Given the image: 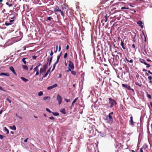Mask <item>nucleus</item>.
Instances as JSON below:
<instances>
[{
  "label": "nucleus",
  "instance_id": "obj_1",
  "mask_svg": "<svg viewBox=\"0 0 152 152\" xmlns=\"http://www.w3.org/2000/svg\"><path fill=\"white\" fill-rule=\"evenodd\" d=\"M64 9H66V8L65 4H63L61 5L60 9H59L58 6H56L54 10V12H60L61 15L63 16V18H64L65 16L64 12H63V10Z\"/></svg>",
  "mask_w": 152,
  "mask_h": 152
},
{
  "label": "nucleus",
  "instance_id": "obj_2",
  "mask_svg": "<svg viewBox=\"0 0 152 152\" xmlns=\"http://www.w3.org/2000/svg\"><path fill=\"white\" fill-rule=\"evenodd\" d=\"M107 14H100L99 17L101 16V21L102 23H103L102 26H103L104 25V22H106L107 20Z\"/></svg>",
  "mask_w": 152,
  "mask_h": 152
},
{
  "label": "nucleus",
  "instance_id": "obj_3",
  "mask_svg": "<svg viewBox=\"0 0 152 152\" xmlns=\"http://www.w3.org/2000/svg\"><path fill=\"white\" fill-rule=\"evenodd\" d=\"M108 99L109 101V104L112 107L114 105V104L116 105L117 104V102L114 99L111 98H109Z\"/></svg>",
  "mask_w": 152,
  "mask_h": 152
},
{
  "label": "nucleus",
  "instance_id": "obj_4",
  "mask_svg": "<svg viewBox=\"0 0 152 152\" xmlns=\"http://www.w3.org/2000/svg\"><path fill=\"white\" fill-rule=\"evenodd\" d=\"M68 70L67 71L68 72L69 71H71V70H73L74 69V66L73 63L71 61H69Z\"/></svg>",
  "mask_w": 152,
  "mask_h": 152
},
{
  "label": "nucleus",
  "instance_id": "obj_5",
  "mask_svg": "<svg viewBox=\"0 0 152 152\" xmlns=\"http://www.w3.org/2000/svg\"><path fill=\"white\" fill-rule=\"evenodd\" d=\"M56 99L58 102L59 104H60L62 102V98L59 94H57Z\"/></svg>",
  "mask_w": 152,
  "mask_h": 152
},
{
  "label": "nucleus",
  "instance_id": "obj_6",
  "mask_svg": "<svg viewBox=\"0 0 152 152\" xmlns=\"http://www.w3.org/2000/svg\"><path fill=\"white\" fill-rule=\"evenodd\" d=\"M14 21V20H10L9 21H7L5 22V25L6 26L10 25L13 24V22Z\"/></svg>",
  "mask_w": 152,
  "mask_h": 152
},
{
  "label": "nucleus",
  "instance_id": "obj_7",
  "mask_svg": "<svg viewBox=\"0 0 152 152\" xmlns=\"http://www.w3.org/2000/svg\"><path fill=\"white\" fill-rule=\"evenodd\" d=\"M122 86L123 87H124L126 89H127L129 90H132L133 91H134V90L133 89H131V87L129 85L126 84H122Z\"/></svg>",
  "mask_w": 152,
  "mask_h": 152
},
{
  "label": "nucleus",
  "instance_id": "obj_8",
  "mask_svg": "<svg viewBox=\"0 0 152 152\" xmlns=\"http://www.w3.org/2000/svg\"><path fill=\"white\" fill-rule=\"evenodd\" d=\"M6 4L8 5L9 7H11L14 5V2L12 1V0H11V1H10L9 0L6 3Z\"/></svg>",
  "mask_w": 152,
  "mask_h": 152
},
{
  "label": "nucleus",
  "instance_id": "obj_9",
  "mask_svg": "<svg viewBox=\"0 0 152 152\" xmlns=\"http://www.w3.org/2000/svg\"><path fill=\"white\" fill-rule=\"evenodd\" d=\"M58 86V85L57 84H56V83L53 86H50L48 87L47 89L48 90H51V89H53V88H56V87H57Z\"/></svg>",
  "mask_w": 152,
  "mask_h": 152
},
{
  "label": "nucleus",
  "instance_id": "obj_10",
  "mask_svg": "<svg viewBox=\"0 0 152 152\" xmlns=\"http://www.w3.org/2000/svg\"><path fill=\"white\" fill-rule=\"evenodd\" d=\"M53 59V57L51 56L50 58V57L48 56L47 58V61L48 62V64L49 66H50L52 61Z\"/></svg>",
  "mask_w": 152,
  "mask_h": 152
},
{
  "label": "nucleus",
  "instance_id": "obj_11",
  "mask_svg": "<svg viewBox=\"0 0 152 152\" xmlns=\"http://www.w3.org/2000/svg\"><path fill=\"white\" fill-rule=\"evenodd\" d=\"M121 45L124 49H125L126 48V45L124 44L122 40H121Z\"/></svg>",
  "mask_w": 152,
  "mask_h": 152
},
{
  "label": "nucleus",
  "instance_id": "obj_12",
  "mask_svg": "<svg viewBox=\"0 0 152 152\" xmlns=\"http://www.w3.org/2000/svg\"><path fill=\"white\" fill-rule=\"evenodd\" d=\"M104 107H105L107 109H109L112 108L111 106H110V104H105L104 105Z\"/></svg>",
  "mask_w": 152,
  "mask_h": 152
},
{
  "label": "nucleus",
  "instance_id": "obj_13",
  "mask_svg": "<svg viewBox=\"0 0 152 152\" xmlns=\"http://www.w3.org/2000/svg\"><path fill=\"white\" fill-rule=\"evenodd\" d=\"M10 69L11 71L15 75H16V72H15V70L13 68V67L12 66H10Z\"/></svg>",
  "mask_w": 152,
  "mask_h": 152
},
{
  "label": "nucleus",
  "instance_id": "obj_14",
  "mask_svg": "<svg viewBox=\"0 0 152 152\" xmlns=\"http://www.w3.org/2000/svg\"><path fill=\"white\" fill-rule=\"evenodd\" d=\"M130 120L129 121L130 124L131 125H134V122L133 121V117L132 116H131L130 118Z\"/></svg>",
  "mask_w": 152,
  "mask_h": 152
},
{
  "label": "nucleus",
  "instance_id": "obj_15",
  "mask_svg": "<svg viewBox=\"0 0 152 152\" xmlns=\"http://www.w3.org/2000/svg\"><path fill=\"white\" fill-rule=\"evenodd\" d=\"M46 70L43 68H41L39 70V74L40 75L42 73L45 72Z\"/></svg>",
  "mask_w": 152,
  "mask_h": 152
},
{
  "label": "nucleus",
  "instance_id": "obj_16",
  "mask_svg": "<svg viewBox=\"0 0 152 152\" xmlns=\"http://www.w3.org/2000/svg\"><path fill=\"white\" fill-rule=\"evenodd\" d=\"M125 59L126 61L128 62L132 63L133 62V60L130 58H129V59H127V58H125Z\"/></svg>",
  "mask_w": 152,
  "mask_h": 152
},
{
  "label": "nucleus",
  "instance_id": "obj_17",
  "mask_svg": "<svg viewBox=\"0 0 152 152\" xmlns=\"http://www.w3.org/2000/svg\"><path fill=\"white\" fill-rule=\"evenodd\" d=\"M0 75H5V76H10V74H9V73H5L2 72V73H1V74H0Z\"/></svg>",
  "mask_w": 152,
  "mask_h": 152
},
{
  "label": "nucleus",
  "instance_id": "obj_18",
  "mask_svg": "<svg viewBox=\"0 0 152 152\" xmlns=\"http://www.w3.org/2000/svg\"><path fill=\"white\" fill-rule=\"evenodd\" d=\"M137 23L139 26H140L142 28V23L141 21H139L137 22Z\"/></svg>",
  "mask_w": 152,
  "mask_h": 152
},
{
  "label": "nucleus",
  "instance_id": "obj_19",
  "mask_svg": "<svg viewBox=\"0 0 152 152\" xmlns=\"http://www.w3.org/2000/svg\"><path fill=\"white\" fill-rule=\"evenodd\" d=\"M60 111L61 113H62L63 114H65L66 113V110L64 108L62 109Z\"/></svg>",
  "mask_w": 152,
  "mask_h": 152
},
{
  "label": "nucleus",
  "instance_id": "obj_20",
  "mask_svg": "<svg viewBox=\"0 0 152 152\" xmlns=\"http://www.w3.org/2000/svg\"><path fill=\"white\" fill-rule=\"evenodd\" d=\"M21 79L25 82H26L28 80V79L23 77H21Z\"/></svg>",
  "mask_w": 152,
  "mask_h": 152
},
{
  "label": "nucleus",
  "instance_id": "obj_21",
  "mask_svg": "<svg viewBox=\"0 0 152 152\" xmlns=\"http://www.w3.org/2000/svg\"><path fill=\"white\" fill-rule=\"evenodd\" d=\"M144 61V60H143V64L147 65V67H149L150 66V65L149 64H147Z\"/></svg>",
  "mask_w": 152,
  "mask_h": 152
},
{
  "label": "nucleus",
  "instance_id": "obj_22",
  "mask_svg": "<svg viewBox=\"0 0 152 152\" xmlns=\"http://www.w3.org/2000/svg\"><path fill=\"white\" fill-rule=\"evenodd\" d=\"M71 71V74L75 76L76 75V72L75 71L72 70H71V71Z\"/></svg>",
  "mask_w": 152,
  "mask_h": 152
},
{
  "label": "nucleus",
  "instance_id": "obj_23",
  "mask_svg": "<svg viewBox=\"0 0 152 152\" xmlns=\"http://www.w3.org/2000/svg\"><path fill=\"white\" fill-rule=\"evenodd\" d=\"M48 64V62H47V63L46 64L44 65L43 66V68L44 69H45L46 70V68L47 67Z\"/></svg>",
  "mask_w": 152,
  "mask_h": 152
},
{
  "label": "nucleus",
  "instance_id": "obj_24",
  "mask_svg": "<svg viewBox=\"0 0 152 152\" xmlns=\"http://www.w3.org/2000/svg\"><path fill=\"white\" fill-rule=\"evenodd\" d=\"M108 117L110 120V121H112L113 120V119L112 116H111V115H110V114H109Z\"/></svg>",
  "mask_w": 152,
  "mask_h": 152
},
{
  "label": "nucleus",
  "instance_id": "obj_25",
  "mask_svg": "<svg viewBox=\"0 0 152 152\" xmlns=\"http://www.w3.org/2000/svg\"><path fill=\"white\" fill-rule=\"evenodd\" d=\"M10 128L12 129L15 130L16 129V128L15 125H14L13 126H10Z\"/></svg>",
  "mask_w": 152,
  "mask_h": 152
},
{
  "label": "nucleus",
  "instance_id": "obj_26",
  "mask_svg": "<svg viewBox=\"0 0 152 152\" xmlns=\"http://www.w3.org/2000/svg\"><path fill=\"white\" fill-rule=\"evenodd\" d=\"M60 57V56H57L56 61L55 62L56 64H57L58 63Z\"/></svg>",
  "mask_w": 152,
  "mask_h": 152
},
{
  "label": "nucleus",
  "instance_id": "obj_27",
  "mask_svg": "<svg viewBox=\"0 0 152 152\" xmlns=\"http://www.w3.org/2000/svg\"><path fill=\"white\" fill-rule=\"evenodd\" d=\"M27 59V58H24L22 59V61L25 64H26V62L25 61V59Z\"/></svg>",
  "mask_w": 152,
  "mask_h": 152
},
{
  "label": "nucleus",
  "instance_id": "obj_28",
  "mask_svg": "<svg viewBox=\"0 0 152 152\" xmlns=\"http://www.w3.org/2000/svg\"><path fill=\"white\" fill-rule=\"evenodd\" d=\"M53 115L54 116H58L59 115V113L57 112H53L52 113Z\"/></svg>",
  "mask_w": 152,
  "mask_h": 152
},
{
  "label": "nucleus",
  "instance_id": "obj_29",
  "mask_svg": "<svg viewBox=\"0 0 152 152\" xmlns=\"http://www.w3.org/2000/svg\"><path fill=\"white\" fill-rule=\"evenodd\" d=\"M22 67L25 70H27L28 69V68L27 66L26 65H22Z\"/></svg>",
  "mask_w": 152,
  "mask_h": 152
},
{
  "label": "nucleus",
  "instance_id": "obj_30",
  "mask_svg": "<svg viewBox=\"0 0 152 152\" xmlns=\"http://www.w3.org/2000/svg\"><path fill=\"white\" fill-rule=\"evenodd\" d=\"M135 84H136V85L138 86H139V87H140L142 85L141 82L140 83V84L139 83L137 82H136Z\"/></svg>",
  "mask_w": 152,
  "mask_h": 152
},
{
  "label": "nucleus",
  "instance_id": "obj_31",
  "mask_svg": "<svg viewBox=\"0 0 152 152\" xmlns=\"http://www.w3.org/2000/svg\"><path fill=\"white\" fill-rule=\"evenodd\" d=\"M43 94V92L42 91H40L38 94V95L39 96H42Z\"/></svg>",
  "mask_w": 152,
  "mask_h": 152
},
{
  "label": "nucleus",
  "instance_id": "obj_32",
  "mask_svg": "<svg viewBox=\"0 0 152 152\" xmlns=\"http://www.w3.org/2000/svg\"><path fill=\"white\" fill-rule=\"evenodd\" d=\"M34 72H35L36 71V72L37 71H39L38 68L36 66V67L34 68Z\"/></svg>",
  "mask_w": 152,
  "mask_h": 152
},
{
  "label": "nucleus",
  "instance_id": "obj_33",
  "mask_svg": "<svg viewBox=\"0 0 152 152\" xmlns=\"http://www.w3.org/2000/svg\"><path fill=\"white\" fill-rule=\"evenodd\" d=\"M46 110L49 113H52V112L48 108H46Z\"/></svg>",
  "mask_w": 152,
  "mask_h": 152
},
{
  "label": "nucleus",
  "instance_id": "obj_34",
  "mask_svg": "<svg viewBox=\"0 0 152 152\" xmlns=\"http://www.w3.org/2000/svg\"><path fill=\"white\" fill-rule=\"evenodd\" d=\"M50 99V97L49 96H45L43 98V99L45 100H47L48 99Z\"/></svg>",
  "mask_w": 152,
  "mask_h": 152
},
{
  "label": "nucleus",
  "instance_id": "obj_35",
  "mask_svg": "<svg viewBox=\"0 0 152 152\" xmlns=\"http://www.w3.org/2000/svg\"><path fill=\"white\" fill-rule=\"evenodd\" d=\"M4 129L7 132V134H8L9 133V130L6 127H4Z\"/></svg>",
  "mask_w": 152,
  "mask_h": 152
},
{
  "label": "nucleus",
  "instance_id": "obj_36",
  "mask_svg": "<svg viewBox=\"0 0 152 152\" xmlns=\"http://www.w3.org/2000/svg\"><path fill=\"white\" fill-rule=\"evenodd\" d=\"M147 96L149 99H151L152 98L150 94H147Z\"/></svg>",
  "mask_w": 152,
  "mask_h": 152
},
{
  "label": "nucleus",
  "instance_id": "obj_37",
  "mask_svg": "<svg viewBox=\"0 0 152 152\" xmlns=\"http://www.w3.org/2000/svg\"><path fill=\"white\" fill-rule=\"evenodd\" d=\"M56 64H56V63H55V64H54L53 65V68L52 70V71H53L54 69L55 66H56Z\"/></svg>",
  "mask_w": 152,
  "mask_h": 152
},
{
  "label": "nucleus",
  "instance_id": "obj_38",
  "mask_svg": "<svg viewBox=\"0 0 152 152\" xmlns=\"http://www.w3.org/2000/svg\"><path fill=\"white\" fill-rule=\"evenodd\" d=\"M52 19L53 18L50 17H48L47 18V20H49L50 21H51Z\"/></svg>",
  "mask_w": 152,
  "mask_h": 152
},
{
  "label": "nucleus",
  "instance_id": "obj_39",
  "mask_svg": "<svg viewBox=\"0 0 152 152\" xmlns=\"http://www.w3.org/2000/svg\"><path fill=\"white\" fill-rule=\"evenodd\" d=\"M129 9V7H122L121 8V9L122 10H123V9Z\"/></svg>",
  "mask_w": 152,
  "mask_h": 152
},
{
  "label": "nucleus",
  "instance_id": "obj_40",
  "mask_svg": "<svg viewBox=\"0 0 152 152\" xmlns=\"http://www.w3.org/2000/svg\"><path fill=\"white\" fill-rule=\"evenodd\" d=\"M5 137V136L2 135L0 134V138L1 139H2L3 138H4Z\"/></svg>",
  "mask_w": 152,
  "mask_h": 152
},
{
  "label": "nucleus",
  "instance_id": "obj_41",
  "mask_svg": "<svg viewBox=\"0 0 152 152\" xmlns=\"http://www.w3.org/2000/svg\"><path fill=\"white\" fill-rule=\"evenodd\" d=\"M78 99V98H76L72 102H73V103H74V104L75 103V102H76V101Z\"/></svg>",
  "mask_w": 152,
  "mask_h": 152
},
{
  "label": "nucleus",
  "instance_id": "obj_42",
  "mask_svg": "<svg viewBox=\"0 0 152 152\" xmlns=\"http://www.w3.org/2000/svg\"><path fill=\"white\" fill-rule=\"evenodd\" d=\"M67 56V53H65L64 55V58H66Z\"/></svg>",
  "mask_w": 152,
  "mask_h": 152
},
{
  "label": "nucleus",
  "instance_id": "obj_43",
  "mask_svg": "<svg viewBox=\"0 0 152 152\" xmlns=\"http://www.w3.org/2000/svg\"><path fill=\"white\" fill-rule=\"evenodd\" d=\"M6 100H7V101H8L10 103H11V101L10 99H9V98H8V97H7V98Z\"/></svg>",
  "mask_w": 152,
  "mask_h": 152
},
{
  "label": "nucleus",
  "instance_id": "obj_44",
  "mask_svg": "<svg viewBox=\"0 0 152 152\" xmlns=\"http://www.w3.org/2000/svg\"><path fill=\"white\" fill-rule=\"evenodd\" d=\"M65 101L67 102H70V100L69 99H65Z\"/></svg>",
  "mask_w": 152,
  "mask_h": 152
},
{
  "label": "nucleus",
  "instance_id": "obj_45",
  "mask_svg": "<svg viewBox=\"0 0 152 152\" xmlns=\"http://www.w3.org/2000/svg\"><path fill=\"white\" fill-rule=\"evenodd\" d=\"M48 74L46 73L42 76V78H45L48 75Z\"/></svg>",
  "mask_w": 152,
  "mask_h": 152
},
{
  "label": "nucleus",
  "instance_id": "obj_46",
  "mask_svg": "<svg viewBox=\"0 0 152 152\" xmlns=\"http://www.w3.org/2000/svg\"><path fill=\"white\" fill-rule=\"evenodd\" d=\"M58 45H56V50L54 52L55 53H56L58 50Z\"/></svg>",
  "mask_w": 152,
  "mask_h": 152
},
{
  "label": "nucleus",
  "instance_id": "obj_47",
  "mask_svg": "<svg viewBox=\"0 0 152 152\" xmlns=\"http://www.w3.org/2000/svg\"><path fill=\"white\" fill-rule=\"evenodd\" d=\"M49 118L50 119L52 120H53L54 119V118L53 116H51V117H50Z\"/></svg>",
  "mask_w": 152,
  "mask_h": 152
},
{
  "label": "nucleus",
  "instance_id": "obj_48",
  "mask_svg": "<svg viewBox=\"0 0 152 152\" xmlns=\"http://www.w3.org/2000/svg\"><path fill=\"white\" fill-rule=\"evenodd\" d=\"M42 65L40 63H39L36 66L38 68L39 67V66H41Z\"/></svg>",
  "mask_w": 152,
  "mask_h": 152
},
{
  "label": "nucleus",
  "instance_id": "obj_49",
  "mask_svg": "<svg viewBox=\"0 0 152 152\" xmlns=\"http://www.w3.org/2000/svg\"><path fill=\"white\" fill-rule=\"evenodd\" d=\"M51 67H50L49 69L46 72V73H47L48 74L50 72V69H51Z\"/></svg>",
  "mask_w": 152,
  "mask_h": 152
},
{
  "label": "nucleus",
  "instance_id": "obj_50",
  "mask_svg": "<svg viewBox=\"0 0 152 152\" xmlns=\"http://www.w3.org/2000/svg\"><path fill=\"white\" fill-rule=\"evenodd\" d=\"M39 71H36V73L35 75V76L38 75H39Z\"/></svg>",
  "mask_w": 152,
  "mask_h": 152
},
{
  "label": "nucleus",
  "instance_id": "obj_51",
  "mask_svg": "<svg viewBox=\"0 0 152 152\" xmlns=\"http://www.w3.org/2000/svg\"><path fill=\"white\" fill-rule=\"evenodd\" d=\"M65 0H62L61 1H59V2L60 3H62L63 2H65Z\"/></svg>",
  "mask_w": 152,
  "mask_h": 152
},
{
  "label": "nucleus",
  "instance_id": "obj_52",
  "mask_svg": "<svg viewBox=\"0 0 152 152\" xmlns=\"http://www.w3.org/2000/svg\"><path fill=\"white\" fill-rule=\"evenodd\" d=\"M132 47L133 48H134V49L135 48V45L134 44H133L132 45Z\"/></svg>",
  "mask_w": 152,
  "mask_h": 152
},
{
  "label": "nucleus",
  "instance_id": "obj_53",
  "mask_svg": "<svg viewBox=\"0 0 152 152\" xmlns=\"http://www.w3.org/2000/svg\"><path fill=\"white\" fill-rule=\"evenodd\" d=\"M147 145L145 144L143 145V148H147Z\"/></svg>",
  "mask_w": 152,
  "mask_h": 152
},
{
  "label": "nucleus",
  "instance_id": "obj_54",
  "mask_svg": "<svg viewBox=\"0 0 152 152\" xmlns=\"http://www.w3.org/2000/svg\"><path fill=\"white\" fill-rule=\"evenodd\" d=\"M53 54V52L52 51H51V53L50 54V56H52Z\"/></svg>",
  "mask_w": 152,
  "mask_h": 152
},
{
  "label": "nucleus",
  "instance_id": "obj_55",
  "mask_svg": "<svg viewBox=\"0 0 152 152\" xmlns=\"http://www.w3.org/2000/svg\"><path fill=\"white\" fill-rule=\"evenodd\" d=\"M0 90L3 91H4V88L1 86H0Z\"/></svg>",
  "mask_w": 152,
  "mask_h": 152
},
{
  "label": "nucleus",
  "instance_id": "obj_56",
  "mask_svg": "<svg viewBox=\"0 0 152 152\" xmlns=\"http://www.w3.org/2000/svg\"><path fill=\"white\" fill-rule=\"evenodd\" d=\"M143 35L144 36V37H145V41L146 42V37L143 33Z\"/></svg>",
  "mask_w": 152,
  "mask_h": 152
},
{
  "label": "nucleus",
  "instance_id": "obj_57",
  "mask_svg": "<svg viewBox=\"0 0 152 152\" xmlns=\"http://www.w3.org/2000/svg\"><path fill=\"white\" fill-rule=\"evenodd\" d=\"M148 78L149 80H151L152 79V77L151 76L148 77Z\"/></svg>",
  "mask_w": 152,
  "mask_h": 152
},
{
  "label": "nucleus",
  "instance_id": "obj_58",
  "mask_svg": "<svg viewBox=\"0 0 152 152\" xmlns=\"http://www.w3.org/2000/svg\"><path fill=\"white\" fill-rule=\"evenodd\" d=\"M28 138H27L26 139H25L24 140V142H27V140L28 139Z\"/></svg>",
  "mask_w": 152,
  "mask_h": 152
},
{
  "label": "nucleus",
  "instance_id": "obj_59",
  "mask_svg": "<svg viewBox=\"0 0 152 152\" xmlns=\"http://www.w3.org/2000/svg\"><path fill=\"white\" fill-rule=\"evenodd\" d=\"M61 49V46H59L58 47V51H60Z\"/></svg>",
  "mask_w": 152,
  "mask_h": 152
},
{
  "label": "nucleus",
  "instance_id": "obj_60",
  "mask_svg": "<svg viewBox=\"0 0 152 152\" xmlns=\"http://www.w3.org/2000/svg\"><path fill=\"white\" fill-rule=\"evenodd\" d=\"M139 60L140 62L142 63V59H141V58H140Z\"/></svg>",
  "mask_w": 152,
  "mask_h": 152
},
{
  "label": "nucleus",
  "instance_id": "obj_61",
  "mask_svg": "<svg viewBox=\"0 0 152 152\" xmlns=\"http://www.w3.org/2000/svg\"><path fill=\"white\" fill-rule=\"evenodd\" d=\"M62 75L61 74H59V76L58 77V78H61V77Z\"/></svg>",
  "mask_w": 152,
  "mask_h": 152
},
{
  "label": "nucleus",
  "instance_id": "obj_62",
  "mask_svg": "<svg viewBox=\"0 0 152 152\" xmlns=\"http://www.w3.org/2000/svg\"><path fill=\"white\" fill-rule=\"evenodd\" d=\"M6 12V10L5 9H4L2 11V12L4 13Z\"/></svg>",
  "mask_w": 152,
  "mask_h": 152
},
{
  "label": "nucleus",
  "instance_id": "obj_63",
  "mask_svg": "<svg viewBox=\"0 0 152 152\" xmlns=\"http://www.w3.org/2000/svg\"><path fill=\"white\" fill-rule=\"evenodd\" d=\"M69 46L68 45H67L66 46V50H68L69 49Z\"/></svg>",
  "mask_w": 152,
  "mask_h": 152
},
{
  "label": "nucleus",
  "instance_id": "obj_64",
  "mask_svg": "<svg viewBox=\"0 0 152 152\" xmlns=\"http://www.w3.org/2000/svg\"><path fill=\"white\" fill-rule=\"evenodd\" d=\"M3 1V0H0V4H3L2 3V2Z\"/></svg>",
  "mask_w": 152,
  "mask_h": 152
}]
</instances>
